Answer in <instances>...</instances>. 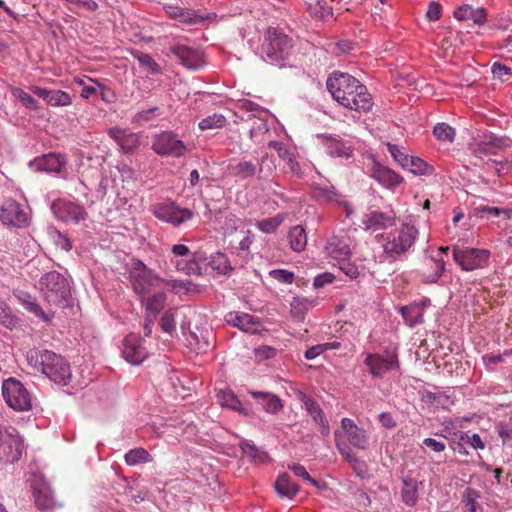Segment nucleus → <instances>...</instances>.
Returning <instances> with one entry per match:
<instances>
[{"label": "nucleus", "instance_id": "f03ea898", "mask_svg": "<svg viewBox=\"0 0 512 512\" xmlns=\"http://www.w3.org/2000/svg\"><path fill=\"white\" fill-rule=\"evenodd\" d=\"M27 361L56 384L67 385L71 379L69 363L64 357L52 351L30 350L27 353Z\"/></svg>", "mask_w": 512, "mask_h": 512}, {"label": "nucleus", "instance_id": "72a5a7b5", "mask_svg": "<svg viewBox=\"0 0 512 512\" xmlns=\"http://www.w3.org/2000/svg\"><path fill=\"white\" fill-rule=\"evenodd\" d=\"M308 12L317 19H325L333 15L332 7L326 0H305Z\"/></svg>", "mask_w": 512, "mask_h": 512}, {"label": "nucleus", "instance_id": "9d476101", "mask_svg": "<svg viewBox=\"0 0 512 512\" xmlns=\"http://www.w3.org/2000/svg\"><path fill=\"white\" fill-rule=\"evenodd\" d=\"M489 257L490 251L487 249H453L454 260L465 271L484 268L488 265Z\"/></svg>", "mask_w": 512, "mask_h": 512}, {"label": "nucleus", "instance_id": "423d86ee", "mask_svg": "<svg viewBox=\"0 0 512 512\" xmlns=\"http://www.w3.org/2000/svg\"><path fill=\"white\" fill-rule=\"evenodd\" d=\"M2 394L8 406L16 411H27L32 408L31 394L15 378H9L3 382Z\"/></svg>", "mask_w": 512, "mask_h": 512}, {"label": "nucleus", "instance_id": "f8f14e48", "mask_svg": "<svg viewBox=\"0 0 512 512\" xmlns=\"http://www.w3.org/2000/svg\"><path fill=\"white\" fill-rule=\"evenodd\" d=\"M145 339L136 334H129L123 340L122 355L132 365H140L147 357Z\"/></svg>", "mask_w": 512, "mask_h": 512}, {"label": "nucleus", "instance_id": "39448f33", "mask_svg": "<svg viewBox=\"0 0 512 512\" xmlns=\"http://www.w3.org/2000/svg\"><path fill=\"white\" fill-rule=\"evenodd\" d=\"M417 233L413 225L403 224L394 232L377 235V239L386 254L401 255L414 244Z\"/></svg>", "mask_w": 512, "mask_h": 512}, {"label": "nucleus", "instance_id": "ea45409f", "mask_svg": "<svg viewBox=\"0 0 512 512\" xmlns=\"http://www.w3.org/2000/svg\"><path fill=\"white\" fill-rule=\"evenodd\" d=\"M305 406L314 421L320 425L322 435L327 436L330 432L329 424L319 405L315 401L309 399L305 402Z\"/></svg>", "mask_w": 512, "mask_h": 512}, {"label": "nucleus", "instance_id": "4d7b16f0", "mask_svg": "<svg viewBox=\"0 0 512 512\" xmlns=\"http://www.w3.org/2000/svg\"><path fill=\"white\" fill-rule=\"evenodd\" d=\"M241 449L246 455L250 456L254 461H262L265 458V454L260 452L254 444L248 441H244L241 443Z\"/></svg>", "mask_w": 512, "mask_h": 512}, {"label": "nucleus", "instance_id": "864d4df0", "mask_svg": "<svg viewBox=\"0 0 512 512\" xmlns=\"http://www.w3.org/2000/svg\"><path fill=\"white\" fill-rule=\"evenodd\" d=\"M138 62L141 66L148 69V71L152 74H159L161 73L160 66L155 62V60L152 58L151 55L147 53H139L136 56Z\"/></svg>", "mask_w": 512, "mask_h": 512}, {"label": "nucleus", "instance_id": "774afa93", "mask_svg": "<svg viewBox=\"0 0 512 512\" xmlns=\"http://www.w3.org/2000/svg\"><path fill=\"white\" fill-rule=\"evenodd\" d=\"M442 7L437 2H431L428 6L426 16L430 21H437L441 17Z\"/></svg>", "mask_w": 512, "mask_h": 512}, {"label": "nucleus", "instance_id": "cd10ccee", "mask_svg": "<svg viewBox=\"0 0 512 512\" xmlns=\"http://www.w3.org/2000/svg\"><path fill=\"white\" fill-rule=\"evenodd\" d=\"M20 304L30 313L34 314L39 319L43 320L44 322H50L53 314H49L44 312V310L41 308L39 303L35 298H33L29 294L21 293L17 296Z\"/></svg>", "mask_w": 512, "mask_h": 512}, {"label": "nucleus", "instance_id": "c9c22d12", "mask_svg": "<svg viewBox=\"0 0 512 512\" xmlns=\"http://www.w3.org/2000/svg\"><path fill=\"white\" fill-rule=\"evenodd\" d=\"M481 498L479 491L473 488H466L462 496V504L465 512H484L483 506L479 503Z\"/></svg>", "mask_w": 512, "mask_h": 512}, {"label": "nucleus", "instance_id": "603ef678", "mask_svg": "<svg viewBox=\"0 0 512 512\" xmlns=\"http://www.w3.org/2000/svg\"><path fill=\"white\" fill-rule=\"evenodd\" d=\"M16 324L17 319L12 315L9 307L4 302H0V325L12 329Z\"/></svg>", "mask_w": 512, "mask_h": 512}, {"label": "nucleus", "instance_id": "338daca9", "mask_svg": "<svg viewBox=\"0 0 512 512\" xmlns=\"http://www.w3.org/2000/svg\"><path fill=\"white\" fill-rule=\"evenodd\" d=\"M491 72L494 77L502 79L504 76L511 74V68L500 62H495L491 66Z\"/></svg>", "mask_w": 512, "mask_h": 512}, {"label": "nucleus", "instance_id": "f257e3e1", "mask_svg": "<svg viewBox=\"0 0 512 512\" xmlns=\"http://www.w3.org/2000/svg\"><path fill=\"white\" fill-rule=\"evenodd\" d=\"M326 86L332 97L345 108L357 112L372 109V96L366 86L350 74L334 72L328 77Z\"/></svg>", "mask_w": 512, "mask_h": 512}, {"label": "nucleus", "instance_id": "e433bc0d", "mask_svg": "<svg viewBox=\"0 0 512 512\" xmlns=\"http://www.w3.org/2000/svg\"><path fill=\"white\" fill-rule=\"evenodd\" d=\"M288 240L290 248L293 251H303L307 245V235L305 229L300 225L292 227L288 233Z\"/></svg>", "mask_w": 512, "mask_h": 512}, {"label": "nucleus", "instance_id": "7c9ffc66", "mask_svg": "<svg viewBox=\"0 0 512 512\" xmlns=\"http://www.w3.org/2000/svg\"><path fill=\"white\" fill-rule=\"evenodd\" d=\"M422 401L434 408L449 409L453 404V398L444 392L426 391L422 394Z\"/></svg>", "mask_w": 512, "mask_h": 512}, {"label": "nucleus", "instance_id": "0e129e2a", "mask_svg": "<svg viewBox=\"0 0 512 512\" xmlns=\"http://www.w3.org/2000/svg\"><path fill=\"white\" fill-rule=\"evenodd\" d=\"M389 151L397 163H399L403 168L404 166H407L408 158L410 157L409 155H406L395 145H389Z\"/></svg>", "mask_w": 512, "mask_h": 512}, {"label": "nucleus", "instance_id": "13d9d810", "mask_svg": "<svg viewBox=\"0 0 512 512\" xmlns=\"http://www.w3.org/2000/svg\"><path fill=\"white\" fill-rule=\"evenodd\" d=\"M179 257L197 259L196 254L191 252L188 246L184 244H175L171 247V258Z\"/></svg>", "mask_w": 512, "mask_h": 512}, {"label": "nucleus", "instance_id": "4be33fe9", "mask_svg": "<svg viewBox=\"0 0 512 512\" xmlns=\"http://www.w3.org/2000/svg\"><path fill=\"white\" fill-rule=\"evenodd\" d=\"M321 139L330 156L345 159L353 157V147L344 142L341 138L333 137L331 135H323L321 136Z\"/></svg>", "mask_w": 512, "mask_h": 512}, {"label": "nucleus", "instance_id": "c85d7f7f", "mask_svg": "<svg viewBox=\"0 0 512 512\" xmlns=\"http://www.w3.org/2000/svg\"><path fill=\"white\" fill-rule=\"evenodd\" d=\"M455 18L458 20H473L475 24H483L486 21V10L484 8L473 9L469 5H464L457 8L454 12Z\"/></svg>", "mask_w": 512, "mask_h": 512}, {"label": "nucleus", "instance_id": "37998d69", "mask_svg": "<svg viewBox=\"0 0 512 512\" xmlns=\"http://www.w3.org/2000/svg\"><path fill=\"white\" fill-rule=\"evenodd\" d=\"M125 461L128 465L134 466L137 464L148 463L152 461V457L144 448H135L129 450L125 454Z\"/></svg>", "mask_w": 512, "mask_h": 512}, {"label": "nucleus", "instance_id": "a878e982", "mask_svg": "<svg viewBox=\"0 0 512 512\" xmlns=\"http://www.w3.org/2000/svg\"><path fill=\"white\" fill-rule=\"evenodd\" d=\"M249 394L270 414H277L283 409L282 400L273 393L249 391Z\"/></svg>", "mask_w": 512, "mask_h": 512}, {"label": "nucleus", "instance_id": "8fccbe9b", "mask_svg": "<svg viewBox=\"0 0 512 512\" xmlns=\"http://www.w3.org/2000/svg\"><path fill=\"white\" fill-rule=\"evenodd\" d=\"M13 96L20 101L27 109L38 110L40 105L38 101L23 89L15 87L12 89Z\"/></svg>", "mask_w": 512, "mask_h": 512}, {"label": "nucleus", "instance_id": "20e7f679", "mask_svg": "<svg viewBox=\"0 0 512 512\" xmlns=\"http://www.w3.org/2000/svg\"><path fill=\"white\" fill-rule=\"evenodd\" d=\"M292 40L281 29L271 27L264 34L262 55L270 62L285 60L291 53Z\"/></svg>", "mask_w": 512, "mask_h": 512}, {"label": "nucleus", "instance_id": "b1692460", "mask_svg": "<svg viewBox=\"0 0 512 512\" xmlns=\"http://www.w3.org/2000/svg\"><path fill=\"white\" fill-rule=\"evenodd\" d=\"M33 94L43 98L50 106H68L72 103V97L62 90H48L38 86L30 88Z\"/></svg>", "mask_w": 512, "mask_h": 512}, {"label": "nucleus", "instance_id": "6ab92c4d", "mask_svg": "<svg viewBox=\"0 0 512 512\" xmlns=\"http://www.w3.org/2000/svg\"><path fill=\"white\" fill-rule=\"evenodd\" d=\"M341 427L346 434L349 443L361 450H365L369 445V437L363 428L358 427L352 419L343 418Z\"/></svg>", "mask_w": 512, "mask_h": 512}, {"label": "nucleus", "instance_id": "5701e85b", "mask_svg": "<svg viewBox=\"0 0 512 512\" xmlns=\"http://www.w3.org/2000/svg\"><path fill=\"white\" fill-rule=\"evenodd\" d=\"M395 221L396 214L392 210L389 212L373 210L365 215L363 224L367 229L378 230L393 226Z\"/></svg>", "mask_w": 512, "mask_h": 512}, {"label": "nucleus", "instance_id": "4c0bfd02", "mask_svg": "<svg viewBox=\"0 0 512 512\" xmlns=\"http://www.w3.org/2000/svg\"><path fill=\"white\" fill-rule=\"evenodd\" d=\"M152 293L153 294L151 296L146 295V299H142V302L145 304L146 311L155 316L164 308L166 303V294L160 289Z\"/></svg>", "mask_w": 512, "mask_h": 512}, {"label": "nucleus", "instance_id": "a19ab883", "mask_svg": "<svg viewBox=\"0 0 512 512\" xmlns=\"http://www.w3.org/2000/svg\"><path fill=\"white\" fill-rule=\"evenodd\" d=\"M404 169L409 170L415 175L430 176L434 173V167L429 165L419 157L410 156L408 158L407 166Z\"/></svg>", "mask_w": 512, "mask_h": 512}, {"label": "nucleus", "instance_id": "473e14b6", "mask_svg": "<svg viewBox=\"0 0 512 512\" xmlns=\"http://www.w3.org/2000/svg\"><path fill=\"white\" fill-rule=\"evenodd\" d=\"M164 9L170 18L177 19L180 23L194 24L199 21V17L191 10L171 5L165 6Z\"/></svg>", "mask_w": 512, "mask_h": 512}, {"label": "nucleus", "instance_id": "c03bdc74", "mask_svg": "<svg viewBox=\"0 0 512 512\" xmlns=\"http://www.w3.org/2000/svg\"><path fill=\"white\" fill-rule=\"evenodd\" d=\"M504 145L502 139H489L477 143L476 152L481 155H495Z\"/></svg>", "mask_w": 512, "mask_h": 512}, {"label": "nucleus", "instance_id": "a211bd4d", "mask_svg": "<svg viewBox=\"0 0 512 512\" xmlns=\"http://www.w3.org/2000/svg\"><path fill=\"white\" fill-rule=\"evenodd\" d=\"M369 175L371 178L376 180L383 187L394 190L403 182V177L394 172L387 166H384L378 162L373 161L371 168L369 169Z\"/></svg>", "mask_w": 512, "mask_h": 512}, {"label": "nucleus", "instance_id": "5fc2aeb1", "mask_svg": "<svg viewBox=\"0 0 512 512\" xmlns=\"http://www.w3.org/2000/svg\"><path fill=\"white\" fill-rule=\"evenodd\" d=\"M163 284L169 286L175 293L190 292L194 284L188 280H164Z\"/></svg>", "mask_w": 512, "mask_h": 512}, {"label": "nucleus", "instance_id": "2f4dec72", "mask_svg": "<svg viewBox=\"0 0 512 512\" xmlns=\"http://www.w3.org/2000/svg\"><path fill=\"white\" fill-rule=\"evenodd\" d=\"M171 263L175 266L176 270L187 275H202V268L197 259L194 258H170Z\"/></svg>", "mask_w": 512, "mask_h": 512}, {"label": "nucleus", "instance_id": "de8ad7c7", "mask_svg": "<svg viewBox=\"0 0 512 512\" xmlns=\"http://www.w3.org/2000/svg\"><path fill=\"white\" fill-rule=\"evenodd\" d=\"M233 171L237 177L246 179L255 175L257 171V165L249 160H241L233 167Z\"/></svg>", "mask_w": 512, "mask_h": 512}, {"label": "nucleus", "instance_id": "f3484780", "mask_svg": "<svg viewBox=\"0 0 512 512\" xmlns=\"http://www.w3.org/2000/svg\"><path fill=\"white\" fill-rule=\"evenodd\" d=\"M170 53L187 69L197 70L205 65L204 55L199 49L176 45L170 48Z\"/></svg>", "mask_w": 512, "mask_h": 512}, {"label": "nucleus", "instance_id": "6e6552de", "mask_svg": "<svg viewBox=\"0 0 512 512\" xmlns=\"http://www.w3.org/2000/svg\"><path fill=\"white\" fill-rule=\"evenodd\" d=\"M151 149L160 156L180 158L185 155L187 147L176 134L164 131L155 134L152 138Z\"/></svg>", "mask_w": 512, "mask_h": 512}, {"label": "nucleus", "instance_id": "ddd939ff", "mask_svg": "<svg viewBox=\"0 0 512 512\" xmlns=\"http://www.w3.org/2000/svg\"><path fill=\"white\" fill-rule=\"evenodd\" d=\"M154 215L159 220L178 227L181 224L191 220L194 216V213L190 209L180 208L175 204L170 203L156 206L154 209Z\"/></svg>", "mask_w": 512, "mask_h": 512}, {"label": "nucleus", "instance_id": "680f3d73", "mask_svg": "<svg viewBox=\"0 0 512 512\" xmlns=\"http://www.w3.org/2000/svg\"><path fill=\"white\" fill-rule=\"evenodd\" d=\"M288 468L294 473L295 476L310 482L313 486H318L317 481L310 477L309 473L307 472L306 468L303 465L292 464L289 465Z\"/></svg>", "mask_w": 512, "mask_h": 512}, {"label": "nucleus", "instance_id": "052dcab7", "mask_svg": "<svg viewBox=\"0 0 512 512\" xmlns=\"http://www.w3.org/2000/svg\"><path fill=\"white\" fill-rule=\"evenodd\" d=\"M460 441L474 449H483L485 447L481 437L478 434L469 435L467 433H462L460 436Z\"/></svg>", "mask_w": 512, "mask_h": 512}, {"label": "nucleus", "instance_id": "dca6fc26", "mask_svg": "<svg viewBox=\"0 0 512 512\" xmlns=\"http://www.w3.org/2000/svg\"><path fill=\"white\" fill-rule=\"evenodd\" d=\"M0 219L5 225L22 228L28 224V213L13 199H7L0 208Z\"/></svg>", "mask_w": 512, "mask_h": 512}, {"label": "nucleus", "instance_id": "4468645a", "mask_svg": "<svg viewBox=\"0 0 512 512\" xmlns=\"http://www.w3.org/2000/svg\"><path fill=\"white\" fill-rule=\"evenodd\" d=\"M31 489L35 505L38 509L49 510L56 506L52 489L49 483L40 475H34L31 480Z\"/></svg>", "mask_w": 512, "mask_h": 512}, {"label": "nucleus", "instance_id": "69168bd1", "mask_svg": "<svg viewBox=\"0 0 512 512\" xmlns=\"http://www.w3.org/2000/svg\"><path fill=\"white\" fill-rule=\"evenodd\" d=\"M349 464L351 465V467L353 468V470L357 476H359L360 478L367 477L368 468L364 461H362L356 457Z\"/></svg>", "mask_w": 512, "mask_h": 512}, {"label": "nucleus", "instance_id": "2eb2a0df", "mask_svg": "<svg viewBox=\"0 0 512 512\" xmlns=\"http://www.w3.org/2000/svg\"><path fill=\"white\" fill-rule=\"evenodd\" d=\"M51 209L56 218L64 222L78 223L87 217L84 207L63 199L55 200Z\"/></svg>", "mask_w": 512, "mask_h": 512}, {"label": "nucleus", "instance_id": "e2e57ef3", "mask_svg": "<svg viewBox=\"0 0 512 512\" xmlns=\"http://www.w3.org/2000/svg\"><path fill=\"white\" fill-rule=\"evenodd\" d=\"M338 264L339 268L351 279H356L360 275L358 267L348 260L338 262Z\"/></svg>", "mask_w": 512, "mask_h": 512}, {"label": "nucleus", "instance_id": "6e6d98bb", "mask_svg": "<svg viewBox=\"0 0 512 512\" xmlns=\"http://www.w3.org/2000/svg\"><path fill=\"white\" fill-rule=\"evenodd\" d=\"M431 267L434 270V273L426 276V281L429 283H435L439 277L442 275L445 269V262L442 258H436L430 260Z\"/></svg>", "mask_w": 512, "mask_h": 512}, {"label": "nucleus", "instance_id": "58836bf2", "mask_svg": "<svg viewBox=\"0 0 512 512\" xmlns=\"http://www.w3.org/2000/svg\"><path fill=\"white\" fill-rule=\"evenodd\" d=\"M65 163L66 159L62 154L49 153L43 156L39 165L45 171L59 173Z\"/></svg>", "mask_w": 512, "mask_h": 512}, {"label": "nucleus", "instance_id": "7ed1b4c3", "mask_svg": "<svg viewBox=\"0 0 512 512\" xmlns=\"http://www.w3.org/2000/svg\"><path fill=\"white\" fill-rule=\"evenodd\" d=\"M40 290L45 300L56 307H64L70 297L68 280L57 271L44 274L40 281Z\"/></svg>", "mask_w": 512, "mask_h": 512}, {"label": "nucleus", "instance_id": "412c9836", "mask_svg": "<svg viewBox=\"0 0 512 512\" xmlns=\"http://www.w3.org/2000/svg\"><path fill=\"white\" fill-rule=\"evenodd\" d=\"M108 134L126 154L134 152L140 145L139 135L136 133L114 127Z\"/></svg>", "mask_w": 512, "mask_h": 512}, {"label": "nucleus", "instance_id": "9b49d317", "mask_svg": "<svg viewBox=\"0 0 512 512\" xmlns=\"http://www.w3.org/2000/svg\"><path fill=\"white\" fill-rule=\"evenodd\" d=\"M364 363L375 378H381L386 373L399 369L398 355L393 351H385L383 354H368Z\"/></svg>", "mask_w": 512, "mask_h": 512}, {"label": "nucleus", "instance_id": "aec40b11", "mask_svg": "<svg viewBox=\"0 0 512 512\" xmlns=\"http://www.w3.org/2000/svg\"><path fill=\"white\" fill-rule=\"evenodd\" d=\"M225 320L228 324L250 334H256L261 329L260 322L250 314L230 312L225 316Z\"/></svg>", "mask_w": 512, "mask_h": 512}, {"label": "nucleus", "instance_id": "79ce46f5", "mask_svg": "<svg viewBox=\"0 0 512 512\" xmlns=\"http://www.w3.org/2000/svg\"><path fill=\"white\" fill-rule=\"evenodd\" d=\"M286 219V214L280 213L273 217L265 218L257 222V228L263 233H273Z\"/></svg>", "mask_w": 512, "mask_h": 512}, {"label": "nucleus", "instance_id": "bb28decb", "mask_svg": "<svg viewBox=\"0 0 512 512\" xmlns=\"http://www.w3.org/2000/svg\"><path fill=\"white\" fill-rule=\"evenodd\" d=\"M403 487L401 490L402 501L407 506H414L418 500V490L422 486V482L410 476L402 478Z\"/></svg>", "mask_w": 512, "mask_h": 512}, {"label": "nucleus", "instance_id": "49530a36", "mask_svg": "<svg viewBox=\"0 0 512 512\" xmlns=\"http://www.w3.org/2000/svg\"><path fill=\"white\" fill-rule=\"evenodd\" d=\"M209 265L212 267L213 270H216L221 274H227L232 270V266L228 260V257L220 252L211 256Z\"/></svg>", "mask_w": 512, "mask_h": 512}, {"label": "nucleus", "instance_id": "393cba45", "mask_svg": "<svg viewBox=\"0 0 512 512\" xmlns=\"http://www.w3.org/2000/svg\"><path fill=\"white\" fill-rule=\"evenodd\" d=\"M325 248L327 254L337 262L348 260L351 254L349 239L345 236H332Z\"/></svg>", "mask_w": 512, "mask_h": 512}, {"label": "nucleus", "instance_id": "bf43d9fd", "mask_svg": "<svg viewBox=\"0 0 512 512\" xmlns=\"http://www.w3.org/2000/svg\"><path fill=\"white\" fill-rule=\"evenodd\" d=\"M270 276L281 282V283H285V284H291L293 283L294 281V273L293 272H290L288 270H285V269H275V270H272L270 272Z\"/></svg>", "mask_w": 512, "mask_h": 512}, {"label": "nucleus", "instance_id": "1a4fd4ad", "mask_svg": "<svg viewBox=\"0 0 512 512\" xmlns=\"http://www.w3.org/2000/svg\"><path fill=\"white\" fill-rule=\"evenodd\" d=\"M131 281L135 293L146 296L160 289L164 279H161L145 265L139 263V268L131 272Z\"/></svg>", "mask_w": 512, "mask_h": 512}, {"label": "nucleus", "instance_id": "3c124183", "mask_svg": "<svg viewBox=\"0 0 512 512\" xmlns=\"http://www.w3.org/2000/svg\"><path fill=\"white\" fill-rule=\"evenodd\" d=\"M226 119L222 114H213L207 116L199 122V128L201 130H209L215 128H221L225 125Z\"/></svg>", "mask_w": 512, "mask_h": 512}, {"label": "nucleus", "instance_id": "a18cd8bd", "mask_svg": "<svg viewBox=\"0 0 512 512\" xmlns=\"http://www.w3.org/2000/svg\"><path fill=\"white\" fill-rule=\"evenodd\" d=\"M178 309L169 308L160 319V327L163 332L172 335L176 329V316Z\"/></svg>", "mask_w": 512, "mask_h": 512}, {"label": "nucleus", "instance_id": "c756f323", "mask_svg": "<svg viewBox=\"0 0 512 512\" xmlns=\"http://www.w3.org/2000/svg\"><path fill=\"white\" fill-rule=\"evenodd\" d=\"M216 397L220 406L229 408L240 414L247 415V411L245 408H243L240 400L236 397L232 390H219Z\"/></svg>", "mask_w": 512, "mask_h": 512}, {"label": "nucleus", "instance_id": "0eeeda50", "mask_svg": "<svg viewBox=\"0 0 512 512\" xmlns=\"http://www.w3.org/2000/svg\"><path fill=\"white\" fill-rule=\"evenodd\" d=\"M23 441L13 427L0 426V462L13 463L21 458Z\"/></svg>", "mask_w": 512, "mask_h": 512}, {"label": "nucleus", "instance_id": "f704fd0d", "mask_svg": "<svg viewBox=\"0 0 512 512\" xmlns=\"http://www.w3.org/2000/svg\"><path fill=\"white\" fill-rule=\"evenodd\" d=\"M275 489L281 496L293 498L299 491V487L291 480L287 473L278 476L275 482Z\"/></svg>", "mask_w": 512, "mask_h": 512}, {"label": "nucleus", "instance_id": "09e8293b", "mask_svg": "<svg viewBox=\"0 0 512 512\" xmlns=\"http://www.w3.org/2000/svg\"><path fill=\"white\" fill-rule=\"evenodd\" d=\"M433 134L437 140L446 142H453L456 136L455 129L446 123L436 124Z\"/></svg>", "mask_w": 512, "mask_h": 512}]
</instances>
